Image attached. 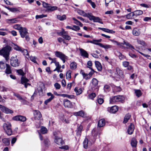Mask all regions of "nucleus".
Listing matches in <instances>:
<instances>
[{"label": "nucleus", "instance_id": "9b49d317", "mask_svg": "<svg viewBox=\"0 0 151 151\" xmlns=\"http://www.w3.org/2000/svg\"><path fill=\"white\" fill-rule=\"evenodd\" d=\"M34 118L35 119H39L42 116L40 112L37 110L34 111Z\"/></svg>", "mask_w": 151, "mask_h": 151}, {"label": "nucleus", "instance_id": "f3484780", "mask_svg": "<svg viewBox=\"0 0 151 151\" xmlns=\"http://www.w3.org/2000/svg\"><path fill=\"white\" fill-rule=\"evenodd\" d=\"M55 142L57 144L61 145L64 144V142L62 140V139L58 137H55Z\"/></svg>", "mask_w": 151, "mask_h": 151}, {"label": "nucleus", "instance_id": "13d9d810", "mask_svg": "<svg viewBox=\"0 0 151 151\" xmlns=\"http://www.w3.org/2000/svg\"><path fill=\"white\" fill-rule=\"evenodd\" d=\"M60 96H62L64 97H67L68 98H72V96H71V95H68V94H61Z\"/></svg>", "mask_w": 151, "mask_h": 151}, {"label": "nucleus", "instance_id": "dca6fc26", "mask_svg": "<svg viewBox=\"0 0 151 151\" xmlns=\"http://www.w3.org/2000/svg\"><path fill=\"white\" fill-rule=\"evenodd\" d=\"M88 68L90 69L91 71L88 74H87L86 77V80L89 79L92 76L94 73L96 72L91 67L88 66Z\"/></svg>", "mask_w": 151, "mask_h": 151}, {"label": "nucleus", "instance_id": "864d4df0", "mask_svg": "<svg viewBox=\"0 0 151 151\" xmlns=\"http://www.w3.org/2000/svg\"><path fill=\"white\" fill-rule=\"evenodd\" d=\"M54 86L57 89H59L60 88L61 86L60 84L58 83H56L54 84Z\"/></svg>", "mask_w": 151, "mask_h": 151}, {"label": "nucleus", "instance_id": "473e14b6", "mask_svg": "<svg viewBox=\"0 0 151 151\" xmlns=\"http://www.w3.org/2000/svg\"><path fill=\"white\" fill-rule=\"evenodd\" d=\"M134 129V125L132 123L128 127L127 132H133Z\"/></svg>", "mask_w": 151, "mask_h": 151}, {"label": "nucleus", "instance_id": "0eeeda50", "mask_svg": "<svg viewBox=\"0 0 151 151\" xmlns=\"http://www.w3.org/2000/svg\"><path fill=\"white\" fill-rule=\"evenodd\" d=\"M0 109L2 112L6 114H12L14 112L12 110L0 104Z\"/></svg>", "mask_w": 151, "mask_h": 151}, {"label": "nucleus", "instance_id": "bb28decb", "mask_svg": "<svg viewBox=\"0 0 151 151\" xmlns=\"http://www.w3.org/2000/svg\"><path fill=\"white\" fill-rule=\"evenodd\" d=\"M98 45L100 47H103L105 49H107L110 48L112 46L109 45H103L102 43H99L98 44Z\"/></svg>", "mask_w": 151, "mask_h": 151}, {"label": "nucleus", "instance_id": "39448f33", "mask_svg": "<svg viewBox=\"0 0 151 151\" xmlns=\"http://www.w3.org/2000/svg\"><path fill=\"white\" fill-rule=\"evenodd\" d=\"M14 49L16 50L19 51L23 53V54L25 55H29V53L27 50L24 49L17 45H15Z\"/></svg>", "mask_w": 151, "mask_h": 151}, {"label": "nucleus", "instance_id": "f03ea898", "mask_svg": "<svg viewBox=\"0 0 151 151\" xmlns=\"http://www.w3.org/2000/svg\"><path fill=\"white\" fill-rule=\"evenodd\" d=\"M10 60V65L12 66L16 67L19 65L20 61L17 58V55L11 57Z\"/></svg>", "mask_w": 151, "mask_h": 151}, {"label": "nucleus", "instance_id": "2f4dec72", "mask_svg": "<svg viewBox=\"0 0 151 151\" xmlns=\"http://www.w3.org/2000/svg\"><path fill=\"white\" fill-rule=\"evenodd\" d=\"M74 90L77 95H79L81 94L82 92V89L78 87H76Z\"/></svg>", "mask_w": 151, "mask_h": 151}, {"label": "nucleus", "instance_id": "4d7b16f0", "mask_svg": "<svg viewBox=\"0 0 151 151\" xmlns=\"http://www.w3.org/2000/svg\"><path fill=\"white\" fill-rule=\"evenodd\" d=\"M62 31L59 33V34L60 35H61L63 37V35L67 34L68 32H67L65 31L63 29H62Z\"/></svg>", "mask_w": 151, "mask_h": 151}, {"label": "nucleus", "instance_id": "72a5a7b5", "mask_svg": "<svg viewBox=\"0 0 151 151\" xmlns=\"http://www.w3.org/2000/svg\"><path fill=\"white\" fill-rule=\"evenodd\" d=\"M131 116V115L129 114H126L124 117L123 123L125 124L127 123L130 118Z\"/></svg>", "mask_w": 151, "mask_h": 151}, {"label": "nucleus", "instance_id": "79ce46f5", "mask_svg": "<svg viewBox=\"0 0 151 151\" xmlns=\"http://www.w3.org/2000/svg\"><path fill=\"white\" fill-rule=\"evenodd\" d=\"M13 27L14 29L19 30V32L23 27H21L20 25L16 24Z\"/></svg>", "mask_w": 151, "mask_h": 151}, {"label": "nucleus", "instance_id": "a878e982", "mask_svg": "<svg viewBox=\"0 0 151 151\" xmlns=\"http://www.w3.org/2000/svg\"><path fill=\"white\" fill-rule=\"evenodd\" d=\"M132 33L134 35L138 36L140 34L139 29L137 28H134L132 31Z\"/></svg>", "mask_w": 151, "mask_h": 151}, {"label": "nucleus", "instance_id": "603ef678", "mask_svg": "<svg viewBox=\"0 0 151 151\" xmlns=\"http://www.w3.org/2000/svg\"><path fill=\"white\" fill-rule=\"evenodd\" d=\"M137 42L138 43L143 46H144L145 44V42L142 40H137Z\"/></svg>", "mask_w": 151, "mask_h": 151}, {"label": "nucleus", "instance_id": "4c0bfd02", "mask_svg": "<svg viewBox=\"0 0 151 151\" xmlns=\"http://www.w3.org/2000/svg\"><path fill=\"white\" fill-rule=\"evenodd\" d=\"M66 16L64 14L62 16L58 15L57 16V18L60 21H63L66 19Z\"/></svg>", "mask_w": 151, "mask_h": 151}, {"label": "nucleus", "instance_id": "9d476101", "mask_svg": "<svg viewBox=\"0 0 151 151\" xmlns=\"http://www.w3.org/2000/svg\"><path fill=\"white\" fill-rule=\"evenodd\" d=\"M118 107L116 106H114L108 108V111L111 113H115L118 110Z\"/></svg>", "mask_w": 151, "mask_h": 151}, {"label": "nucleus", "instance_id": "b1692460", "mask_svg": "<svg viewBox=\"0 0 151 151\" xmlns=\"http://www.w3.org/2000/svg\"><path fill=\"white\" fill-rule=\"evenodd\" d=\"M58 7L56 6H51L50 4L47 9L48 12H52L57 9Z\"/></svg>", "mask_w": 151, "mask_h": 151}, {"label": "nucleus", "instance_id": "2eb2a0df", "mask_svg": "<svg viewBox=\"0 0 151 151\" xmlns=\"http://www.w3.org/2000/svg\"><path fill=\"white\" fill-rule=\"evenodd\" d=\"M116 71L117 74L120 77L122 78H124V75L122 70L119 68H117L116 69Z\"/></svg>", "mask_w": 151, "mask_h": 151}, {"label": "nucleus", "instance_id": "de8ad7c7", "mask_svg": "<svg viewBox=\"0 0 151 151\" xmlns=\"http://www.w3.org/2000/svg\"><path fill=\"white\" fill-rule=\"evenodd\" d=\"M6 66V64H5L3 62H0V68L1 69H4Z\"/></svg>", "mask_w": 151, "mask_h": 151}, {"label": "nucleus", "instance_id": "423d86ee", "mask_svg": "<svg viewBox=\"0 0 151 151\" xmlns=\"http://www.w3.org/2000/svg\"><path fill=\"white\" fill-rule=\"evenodd\" d=\"M88 18L90 20H93L94 22H98L101 24H103V22L102 21V20L99 17L93 16L91 13L90 14Z\"/></svg>", "mask_w": 151, "mask_h": 151}, {"label": "nucleus", "instance_id": "a19ab883", "mask_svg": "<svg viewBox=\"0 0 151 151\" xmlns=\"http://www.w3.org/2000/svg\"><path fill=\"white\" fill-rule=\"evenodd\" d=\"M123 44L126 45V46L127 47V48H130L132 49H134L133 46H132L131 44L129 43L128 42L124 41L123 42Z\"/></svg>", "mask_w": 151, "mask_h": 151}, {"label": "nucleus", "instance_id": "6e6552de", "mask_svg": "<svg viewBox=\"0 0 151 151\" xmlns=\"http://www.w3.org/2000/svg\"><path fill=\"white\" fill-rule=\"evenodd\" d=\"M13 119L14 120L20 121L24 122L26 120V118L24 116L21 115H17L13 118Z\"/></svg>", "mask_w": 151, "mask_h": 151}, {"label": "nucleus", "instance_id": "f8f14e48", "mask_svg": "<svg viewBox=\"0 0 151 151\" xmlns=\"http://www.w3.org/2000/svg\"><path fill=\"white\" fill-rule=\"evenodd\" d=\"M64 105L65 107L71 108L72 104L70 101L67 99H64L63 101Z\"/></svg>", "mask_w": 151, "mask_h": 151}, {"label": "nucleus", "instance_id": "c85d7f7f", "mask_svg": "<svg viewBox=\"0 0 151 151\" xmlns=\"http://www.w3.org/2000/svg\"><path fill=\"white\" fill-rule=\"evenodd\" d=\"M29 81V80L25 77L22 76L21 78V82L22 84L27 83Z\"/></svg>", "mask_w": 151, "mask_h": 151}, {"label": "nucleus", "instance_id": "cd10ccee", "mask_svg": "<svg viewBox=\"0 0 151 151\" xmlns=\"http://www.w3.org/2000/svg\"><path fill=\"white\" fill-rule=\"evenodd\" d=\"M134 91L135 93L138 97H139L142 96V93L140 90L139 89H134Z\"/></svg>", "mask_w": 151, "mask_h": 151}, {"label": "nucleus", "instance_id": "5fc2aeb1", "mask_svg": "<svg viewBox=\"0 0 151 151\" xmlns=\"http://www.w3.org/2000/svg\"><path fill=\"white\" fill-rule=\"evenodd\" d=\"M48 58L50 60H51L52 61L51 62V64L54 63L55 64V63L57 62L56 61V58H54L52 59L51 58V57H49Z\"/></svg>", "mask_w": 151, "mask_h": 151}, {"label": "nucleus", "instance_id": "20e7f679", "mask_svg": "<svg viewBox=\"0 0 151 151\" xmlns=\"http://www.w3.org/2000/svg\"><path fill=\"white\" fill-rule=\"evenodd\" d=\"M124 99V98L123 96H117L113 97L110 99V103L114 104L116 102L122 101Z\"/></svg>", "mask_w": 151, "mask_h": 151}, {"label": "nucleus", "instance_id": "0e129e2a", "mask_svg": "<svg viewBox=\"0 0 151 151\" xmlns=\"http://www.w3.org/2000/svg\"><path fill=\"white\" fill-rule=\"evenodd\" d=\"M80 73L83 75V77L86 79V75H87V74L85 73L83 70H81Z\"/></svg>", "mask_w": 151, "mask_h": 151}, {"label": "nucleus", "instance_id": "c756f323", "mask_svg": "<svg viewBox=\"0 0 151 151\" xmlns=\"http://www.w3.org/2000/svg\"><path fill=\"white\" fill-rule=\"evenodd\" d=\"M6 22L8 23H16L18 22V20L16 19H7L6 20Z\"/></svg>", "mask_w": 151, "mask_h": 151}, {"label": "nucleus", "instance_id": "37998d69", "mask_svg": "<svg viewBox=\"0 0 151 151\" xmlns=\"http://www.w3.org/2000/svg\"><path fill=\"white\" fill-rule=\"evenodd\" d=\"M16 72L18 75L22 76H24L25 74L23 70L21 69L17 70Z\"/></svg>", "mask_w": 151, "mask_h": 151}, {"label": "nucleus", "instance_id": "58836bf2", "mask_svg": "<svg viewBox=\"0 0 151 151\" xmlns=\"http://www.w3.org/2000/svg\"><path fill=\"white\" fill-rule=\"evenodd\" d=\"M88 140L87 138H86L83 142V146L84 148L86 149L88 147Z\"/></svg>", "mask_w": 151, "mask_h": 151}, {"label": "nucleus", "instance_id": "680f3d73", "mask_svg": "<svg viewBox=\"0 0 151 151\" xmlns=\"http://www.w3.org/2000/svg\"><path fill=\"white\" fill-rule=\"evenodd\" d=\"M129 62H128L124 61L122 63V65L124 67H126L129 65Z\"/></svg>", "mask_w": 151, "mask_h": 151}, {"label": "nucleus", "instance_id": "1a4fd4ad", "mask_svg": "<svg viewBox=\"0 0 151 151\" xmlns=\"http://www.w3.org/2000/svg\"><path fill=\"white\" fill-rule=\"evenodd\" d=\"M11 126V125L9 123H4L3 125V128L6 132H12Z\"/></svg>", "mask_w": 151, "mask_h": 151}, {"label": "nucleus", "instance_id": "4468645a", "mask_svg": "<svg viewBox=\"0 0 151 151\" xmlns=\"http://www.w3.org/2000/svg\"><path fill=\"white\" fill-rule=\"evenodd\" d=\"M77 13L80 15L83 16L85 17H87L89 18L91 13H86L84 11L78 9L77 11Z\"/></svg>", "mask_w": 151, "mask_h": 151}, {"label": "nucleus", "instance_id": "052dcab7", "mask_svg": "<svg viewBox=\"0 0 151 151\" xmlns=\"http://www.w3.org/2000/svg\"><path fill=\"white\" fill-rule=\"evenodd\" d=\"M8 32L9 33H11L14 36H16L17 35V32L16 31L14 30L10 31L8 30Z\"/></svg>", "mask_w": 151, "mask_h": 151}, {"label": "nucleus", "instance_id": "bf43d9fd", "mask_svg": "<svg viewBox=\"0 0 151 151\" xmlns=\"http://www.w3.org/2000/svg\"><path fill=\"white\" fill-rule=\"evenodd\" d=\"M73 27L74 28H73L74 30H74V31H78L80 29V28L78 26H77L75 25H73Z\"/></svg>", "mask_w": 151, "mask_h": 151}, {"label": "nucleus", "instance_id": "412c9836", "mask_svg": "<svg viewBox=\"0 0 151 151\" xmlns=\"http://www.w3.org/2000/svg\"><path fill=\"white\" fill-rule=\"evenodd\" d=\"M6 68L5 70V73L7 74H9L12 73L11 67L7 64H6Z\"/></svg>", "mask_w": 151, "mask_h": 151}, {"label": "nucleus", "instance_id": "7ed1b4c3", "mask_svg": "<svg viewBox=\"0 0 151 151\" xmlns=\"http://www.w3.org/2000/svg\"><path fill=\"white\" fill-rule=\"evenodd\" d=\"M28 30L25 27H23V28L19 31V33L21 37L22 38H25L26 40L28 41L30 40V38L29 36V33L27 31Z\"/></svg>", "mask_w": 151, "mask_h": 151}, {"label": "nucleus", "instance_id": "393cba45", "mask_svg": "<svg viewBox=\"0 0 151 151\" xmlns=\"http://www.w3.org/2000/svg\"><path fill=\"white\" fill-rule=\"evenodd\" d=\"M143 13V12L141 10H137L133 12V15L137 17V16L142 15Z\"/></svg>", "mask_w": 151, "mask_h": 151}, {"label": "nucleus", "instance_id": "6ab92c4d", "mask_svg": "<svg viewBox=\"0 0 151 151\" xmlns=\"http://www.w3.org/2000/svg\"><path fill=\"white\" fill-rule=\"evenodd\" d=\"M55 54L56 57L61 59L64 56H65V55L61 52L56 51L55 52Z\"/></svg>", "mask_w": 151, "mask_h": 151}, {"label": "nucleus", "instance_id": "7c9ffc66", "mask_svg": "<svg viewBox=\"0 0 151 151\" xmlns=\"http://www.w3.org/2000/svg\"><path fill=\"white\" fill-rule=\"evenodd\" d=\"M77 66V63L75 62H73L70 63V68L72 70H75L76 69Z\"/></svg>", "mask_w": 151, "mask_h": 151}, {"label": "nucleus", "instance_id": "49530a36", "mask_svg": "<svg viewBox=\"0 0 151 151\" xmlns=\"http://www.w3.org/2000/svg\"><path fill=\"white\" fill-rule=\"evenodd\" d=\"M47 17V15H45L43 14L40 15H36L35 16V18L36 19H38L39 18H42L44 17Z\"/></svg>", "mask_w": 151, "mask_h": 151}, {"label": "nucleus", "instance_id": "ddd939ff", "mask_svg": "<svg viewBox=\"0 0 151 151\" xmlns=\"http://www.w3.org/2000/svg\"><path fill=\"white\" fill-rule=\"evenodd\" d=\"M79 50L82 56L85 58H88V54L86 50L82 48H80Z\"/></svg>", "mask_w": 151, "mask_h": 151}, {"label": "nucleus", "instance_id": "aec40b11", "mask_svg": "<svg viewBox=\"0 0 151 151\" xmlns=\"http://www.w3.org/2000/svg\"><path fill=\"white\" fill-rule=\"evenodd\" d=\"M96 67L99 71H101L102 70V66L101 63L98 61H95Z\"/></svg>", "mask_w": 151, "mask_h": 151}, {"label": "nucleus", "instance_id": "a211bd4d", "mask_svg": "<svg viewBox=\"0 0 151 151\" xmlns=\"http://www.w3.org/2000/svg\"><path fill=\"white\" fill-rule=\"evenodd\" d=\"M74 114L76 116H79L83 117L85 116V113L83 110H81L77 112H74Z\"/></svg>", "mask_w": 151, "mask_h": 151}, {"label": "nucleus", "instance_id": "a18cd8bd", "mask_svg": "<svg viewBox=\"0 0 151 151\" xmlns=\"http://www.w3.org/2000/svg\"><path fill=\"white\" fill-rule=\"evenodd\" d=\"M134 16V15H133V12H131L126 15L127 18L128 19H132L133 17Z\"/></svg>", "mask_w": 151, "mask_h": 151}, {"label": "nucleus", "instance_id": "774afa93", "mask_svg": "<svg viewBox=\"0 0 151 151\" xmlns=\"http://www.w3.org/2000/svg\"><path fill=\"white\" fill-rule=\"evenodd\" d=\"M50 4L45 2H43L42 5L44 7L47 8Z\"/></svg>", "mask_w": 151, "mask_h": 151}, {"label": "nucleus", "instance_id": "4be33fe9", "mask_svg": "<svg viewBox=\"0 0 151 151\" xmlns=\"http://www.w3.org/2000/svg\"><path fill=\"white\" fill-rule=\"evenodd\" d=\"M137 143V141L135 138H133L132 139L131 142V144L133 147L136 148Z\"/></svg>", "mask_w": 151, "mask_h": 151}, {"label": "nucleus", "instance_id": "e2e57ef3", "mask_svg": "<svg viewBox=\"0 0 151 151\" xmlns=\"http://www.w3.org/2000/svg\"><path fill=\"white\" fill-rule=\"evenodd\" d=\"M10 11L12 12H16L19 11L18 9L16 8H12L10 9Z\"/></svg>", "mask_w": 151, "mask_h": 151}, {"label": "nucleus", "instance_id": "f704fd0d", "mask_svg": "<svg viewBox=\"0 0 151 151\" xmlns=\"http://www.w3.org/2000/svg\"><path fill=\"white\" fill-rule=\"evenodd\" d=\"M72 71L69 70L66 72V78L67 79L69 80L71 78V74Z\"/></svg>", "mask_w": 151, "mask_h": 151}, {"label": "nucleus", "instance_id": "e433bc0d", "mask_svg": "<svg viewBox=\"0 0 151 151\" xmlns=\"http://www.w3.org/2000/svg\"><path fill=\"white\" fill-rule=\"evenodd\" d=\"M113 91L115 92H120L121 91V88L119 86H114L113 87Z\"/></svg>", "mask_w": 151, "mask_h": 151}, {"label": "nucleus", "instance_id": "6e6d98bb", "mask_svg": "<svg viewBox=\"0 0 151 151\" xmlns=\"http://www.w3.org/2000/svg\"><path fill=\"white\" fill-rule=\"evenodd\" d=\"M118 53L119 54V58L120 60H121L125 58V56L124 55H122L121 52H118Z\"/></svg>", "mask_w": 151, "mask_h": 151}, {"label": "nucleus", "instance_id": "c9c22d12", "mask_svg": "<svg viewBox=\"0 0 151 151\" xmlns=\"http://www.w3.org/2000/svg\"><path fill=\"white\" fill-rule=\"evenodd\" d=\"M2 142L5 145H9L10 144V141L8 138H4L2 140Z\"/></svg>", "mask_w": 151, "mask_h": 151}, {"label": "nucleus", "instance_id": "3c124183", "mask_svg": "<svg viewBox=\"0 0 151 151\" xmlns=\"http://www.w3.org/2000/svg\"><path fill=\"white\" fill-rule=\"evenodd\" d=\"M63 37L65 39L67 40H70L71 39V37L67 34L65 35H63Z\"/></svg>", "mask_w": 151, "mask_h": 151}, {"label": "nucleus", "instance_id": "5701e85b", "mask_svg": "<svg viewBox=\"0 0 151 151\" xmlns=\"http://www.w3.org/2000/svg\"><path fill=\"white\" fill-rule=\"evenodd\" d=\"M105 124V122L104 119H100L98 123V125L99 127H102L104 126Z\"/></svg>", "mask_w": 151, "mask_h": 151}, {"label": "nucleus", "instance_id": "ea45409f", "mask_svg": "<svg viewBox=\"0 0 151 151\" xmlns=\"http://www.w3.org/2000/svg\"><path fill=\"white\" fill-rule=\"evenodd\" d=\"M56 66V68L54 70V71L57 70L58 72H59V70L61 68V65H60L59 62H57L55 64Z\"/></svg>", "mask_w": 151, "mask_h": 151}, {"label": "nucleus", "instance_id": "69168bd1", "mask_svg": "<svg viewBox=\"0 0 151 151\" xmlns=\"http://www.w3.org/2000/svg\"><path fill=\"white\" fill-rule=\"evenodd\" d=\"M74 20L75 22H74V23L77 25H78L81 22L77 20L75 18L73 17L72 18Z\"/></svg>", "mask_w": 151, "mask_h": 151}, {"label": "nucleus", "instance_id": "338daca9", "mask_svg": "<svg viewBox=\"0 0 151 151\" xmlns=\"http://www.w3.org/2000/svg\"><path fill=\"white\" fill-rule=\"evenodd\" d=\"M104 102V100L102 98H99L98 99V102L100 104H101Z\"/></svg>", "mask_w": 151, "mask_h": 151}, {"label": "nucleus", "instance_id": "f257e3e1", "mask_svg": "<svg viewBox=\"0 0 151 151\" xmlns=\"http://www.w3.org/2000/svg\"><path fill=\"white\" fill-rule=\"evenodd\" d=\"M11 49V46L7 45L0 50V55L4 57L6 61L9 59L10 52Z\"/></svg>", "mask_w": 151, "mask_h": 151}, {"label": "nucleus", "instance_id": "8fccbe9b", "mask_svg": "<svg viewBox=\"0 0 151 151\" xmlns=\"http://www.w3.org/2000/svg\"><path fill=\"white\" fill-rule=\"evenodd\" d=\"M96 94L94 93H92L88 95L89 98L90 99H93L96 97Z\"/></svg>", "mask_w": 151, "mask_h": 151}, {"label": "nucleus", "instance_id": "09e8293b", "mask_svg": "<svg viewBox=\"0 0 151 151\" xmlns=\"http://www.w3.org/2000/svg\"><path fill=\"white\" fill-rule=\"evenodd\" d=\"M40 132H47V129L46 127L44 126H41L40 127Z\"/></svg>", "mask_w": 151, "mask_h": 151}, {"label": "nucleus", "instance_id": "c03bdc74", "mask_svg": "<svg viewBox=\"0 0 151 151\" xmlns=\"http://www.w3.org/2000/svg\"><path fill=\"white\" fill-rule=\"evenodd\" d=\"M98 81L95 78H93L92 79V82L93 84L95 86H96L98 84Z\"/></svg>", "mask_w": 151, "mask_h": 151}]
</instances>
